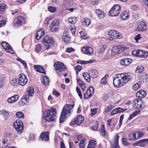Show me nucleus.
Wrapping results in <instances>:
<instances>
[{
	"label": "nucleus",
	"instance_id": "obj_1",
	"mask_svg": "<svg viewBox=\"0 0 148 148\" xmlns=\"http://www.w3.org/2000/svg\"><path fill=\"white\" fill-rule=\"evenodd\" d=\"M132 75L129 73L116 74L113 77L114 85L117 88L122 87L133 78Z\"/></svg>",
	"mask_w": 148,
	"mask_h": 148
},
{
	"label": "nucleus",
	"instance_id": "obj_2",
	"mask_svg": "<svg viewBox=\"0 0 148 148\" xmlns=\"http://www.w3.org/2000/svg\"><path fill=\"white\" fill-rule=\"evenodd\" d=\"M74 104H67L65 105L63 108L62 111L59 123H63L67 116L70 114L71 110L73 108Z\"/></svg>",
	"mask_w": 148,
	"mask_h": 148
},
{
	"label": "nucleus",
	"instance_id": "obj_3",
	"mask_svg": "<svg viewBox=\"0 0 148 148\" xmlns=\"http://www.w3.org/2000/svg\"><path fill=\"white\" fill-rule=\"evenodd\" d=\"M56 108H51L44 112L45 116H43V119L45 121H54L56 118Z\"/></svg>",
	"mask_w": 148,
	"mask_h": 148
},
{
	"label": "nucleus",
	"instance_id": "obj_4",
	"mask_svg": "<svg viewBox=\"0 0 148 148\" xmlns=\"http://www.w3.org/2000/svg\"><path fill=\"white\" fill-rule=\"evenodd\" d=\"M41 43L44 46L45 49L48 50L50 46H53L55 42L53 38L49 37V36H45L41 41Z\"/></svg>",
	"mask_w": 148,
	"mask_h": 148
},
{
	"label": "nucleus",
	"instance_id": "obj_5",
	"mask_svg": "<svg viewBox=\"0 0 148 148\" xmlns=\"http://www.w3.org/2000/svg\"><path fill=\"white\" fill-rule=\"evenodd\" d=\"M14 126L18 133L21 134L24 127L23 121L20 119L16 120L14 123Z\"/></svg>",
	"mask_w": 148,
	"mask_h": 148
},
{
	"label": "nucleus",
	"instance_id": "obj_6",
	"mask_svg": "<svg viewBox=\"0 0 148 148\" xmlns=\"http://www.w3.org/2000/svg\"><path fill=\"white\" fill-rule=\"evenodd\" d=\"M108 36L112 39H120L122 37L121 34L118 31L114 30H112L109 32Z\"/></svg>",
	"mask_w": 148,
	"mask_h": 148
},
{
	"label": "nucleus",
	"instance_id": "obj_7",
	"mask_svg": "<svg viewBox=\"0 0 148 148\" xmlns=\"http://www.w3.org/2000/svg\"><path fill=\"white\" fill-rule=\"evenodd\" d=\"M143 100L141 99L134 100L132 102L133 107L135 109H141L142 107Z\"/></svg>",
	"mask_w": 148,
	"mask_h": 148
},
{
	"label": "nucleus",
	"instance_id": "obj_8",
	"mask_svg": "<svg viewBox=\"0 0 148 148\" xmlns=\"http://www.w3.org/2000/svg\"><path fill=\"white\" fill-rule=\"evenodd\" d=\"M54 66L56 70L59 72H62L66 69V66L64 64L59 62L55 63Z\"/></svg>",
	"mask_w": 148,
	"mask_h": 148
},
{
	"label": "nucleus",
	"instance_id": "obj_9",
	"mask_svg": "<svg viewBox=\"0 0 148 148\" xmlns=\"http://www.w3.org/2000/svg\"><path fill=\"white\" fill-rule=\"evenodd\" d=\"M124 50L125 48L122 46H114L112 47L111 51L112 53L113 54V55H115L120 53Z\"/></svg>",
	"mask_w": 148,
	"mask_h": 148
},
{
	"label": "nucleus",
	"instance_id": "obj_10",
	"mask_svg": "<svg viewBox=\"0 0 148 148\" xmlns=\"http://www.w3.org/2000/svg\"><path fill=\"white\" fill-rule=\"evenodd\" d=\"M25 19L22 16H19L17 18H15L14 22V25L15 26L17 27L19 25H21L25 23Z\"/></svg>",
	"mask_w": 148,
	"mask_h": 148
},
{
	"label": "nucleus",
	"instance_id": "obj_11",
	"mask_svg": "<svg viewBox=\"0 0 148 148\" xmlns=\"http://www.w3.org/2000/svg\"><path fill=\"white\" fill-rule=\"evenodd\" d=\"M19 79L18 83L22 86L25 85L27 82L28 80L26 76L23 74H20L19 75Z\"/></svg>",
	"mask_w": 148,
	"mask_h": 148
},
{
	"label": "nucleus",
	"instance_id": "obj_12",
	"mask_svg": "<svg viewBox=\"0 0 148 148\" xmlns=\"http://www.w3.org/2000/svg\"><path fill=\"white\" fill-rule=\"evenodd\" d=\"M147 29L146 24L144 22H141L136 29L137 31L139 32H144Z\"/></svg>",
	"mask_w": 148,
	"mask_h": 148
},
{
	"label": "nucleus",
	"instance_id": "obj_13",
	"mask_svg": "<svg viewBox=\"0 0 148 148\" xmlns=\"http://www.w3.org/2000/svg\"><path fill=\"white\" fill-rule=\"evenodd\" d=\"M84 119V118L82 116H79L75 120L74 122H71L70 123V125H72L75 124H76L77 125H79L83 123Z\"/></svg>",
	"mask_w": 148,
	"mask_h": 148
},
{
	"label": "nucleus",
	"instance_id": "obj_14",
	"mask_svg": "<svg viewBox=\"0 0 148 148\" xmlns=\"http://www.w3.org/2000/svg\"><path fill=\"white\" fill-rule=\"evenodd\" d=\"M40 138L43 141H48L49 140V132H42L40 134Z\"/></svg>",
	"mask_w": 148,
	"mask_h": 148
},
{
	"label": "nucleus",
	"instance_id": "obj_15",
	"mask_svg": "<svg viewBox=\"0 0 148 148\" xmlns=\"http://www.w3.org/2000/svg\"><path fill=\"white\" fill-rule=\"evenodd\" d=\"M93 49L90 47H85L82 49V51L84 53L91 54L93 53Z\"/></svg>",
	"mask_w": 148,
	"mask_h": 148
},
{
	"label": "nucleus",
	"instance_id": "obj_16",
	"mask_svg": "<svg viewBox=\"0 0 148 148\" xmlns=\"http://www.w3.org/2000/svg\"><path fill=\"white\" fill-rule=\"evenodd\" d=\"M132 60L131 58H124L120 61V63L122 65L127 66L130 64Z\"/></svg>",
	"mask_w": 148,
	"mask_h": 148
},
{
	"label": "nucleus",
	"instance_id": "obj_17",
	"mask_svg": "<svg viewBox=\"0 0 148 148\" xmlns=\"http://www.w3.org/2000/svg\"><path fill=\"white\" fill-rule=\"evenodd\" d=\"M42 29V28L38 29V31H37L36 34H35L36 38L37 40H39L44 35V32Z\"/></svg>",
	"mask_w": 148,
	"mask_h": 148
},
{
	"label": "nucleus",
	"instance_id": "obj_18",
	"mask_svg": "<svg viewBox=\"0 0 148 148\" xmlns=\"http://www.w3.org/2000/svg\"><path fill=\"white\" fill-rule=\"evenodd\" d=\"M89 72V75L93 78H96L99 75L98 71L94 69H90Z\"/></svg>",
	"mask_w": 148,
	"mask_h": 148
},
{
	"label": "nucleus",
	"instance_id": "obj_19",
	"mask_svg": "<svg viewBox=\"0 0 148 148\" xmlns=\"http://www.w3.org/2000/svg\"><path fill=\"white\" fill-rule=\"evenodd\" d=\"M19 98L18 95H14L11 97L9 98L7 100L8 102L10 103L15 102Z\"/></svg>",
	"mask_w": 148,
	"mask_h": 148
},
{
	"label": "nucleus",
	"instance_id": "obj_20",
	"mask_svg": "<svg viewBox=\"0 0 148 148\" xmlns=\"http://www.w3.org/2000/svg\"><path fill=\"white\" fill-rule=\"evenodd\" d=\"M34 67L37 71L44 74L45 73V69L43 67L39 65H35Z\"/></svg>",
	"mask_w": 148,
	"mask_h": 148
},
{
	"label": "nucleus",
	"instance_id": "obj_21",
	"mask_svg": "<svg viewBox=\"0 0 148 148\" xmlns=\"http://www.w3.org/2000/svg\"><path fill=\"white\" fill-rule=\"evenodd\" d=\"M119 10H110L108 13V15L112 16H116L120 13Z\"/></svg>",
	"mask_w": 148,
	"mask_h": 148
},
{
	"label": "nucleus",
	"instance_id": "obj_22",
	"mask_svg": "<svg viewBox=\"0 0 148 148\" xmlns=\"http://www.w3.org/2000/svg\"><path fill=\"white\" fill-rule=\"evenodd\" d=\"M146 92L144 90H141L136 93V95L137 97L141 98L145 97L146 96Z\"/></svg>",
	"mask_w": 148,
	"mask_h": 148
},
{
	"label": "nucleus",
	"instance_id": "obj_23",
	"mask_svg": "<svg viewBox=\"0 0 148 148\" xmlns=\"http://www.w3.org/2000/svg\"><path fill=\"white\" fill-rule=\"evenodd\" d=\"M121 16L122 20H125L128 19L129 18V15L128 14V12L124 11L121 14Z\"/></svg>",
	"mask_w": 148,
	"mask_h": 148
},
{
	"label": "nucleus",
	"instance_id": "obj_24",
	"mask_svg": "<svg viewBox=\"0 0 148 148\" xmlns=\"http://www.w3.org/2000/svg\"><path fill=\"white\" fill-rule=\"evenodd\" d=\"M116 138L115 139V142L113 144L111 145L112 148H119V147L118 143L119 137L118 135H116Z\"/></svg>",
	"mask_w": 148,
	"mask_h": 148
},
{
	"label": "nucleus",
	"instance_id": "obj_25",
	"mask_svg": "<svg viewBox=\"0 0 148 148\" xmlns=\"http://www.w3.org/2000/svg\"><path fill=\"white\" fill-rule=\"evenodd\" d=\"M4 49L7 51L9 52L12 54H13L14 53V51L13 50L12 48L11 47V46L8 43L4 47Z\"/></svg>",
	"mask_w": 148,
	"mask_h": 148
},
{
	"label": "nucleus",
	"instance_id": "obj_26",
	"mask_svg": "<svg viewBox=\"0 0 148 148\" xmlns=\"http://www.w3.org/2000/svg\"><path fill=\"white\" fill-rule=\"evenodd\" d=\"M90 20L87 18H84L82 21L83 25L86 27L90 25Z\"/></svg>",
	"mask_w": 148,
	"mask_h": 148
},
{
	"label": "nucleus",
	"instance_id": "obj_27",
	"mask_svg": "<svg viewBox=\"0 0 148 148\" xmlns=\"http://www.w3.org/2000/svg\"><path fill=\"white\" fill-rule=\"evenodd\" d=\"M29 97H30L28 95H25L23 98H22L20 102V104L23 105L24 104H25V101H26V103L29 102Z\"/></svg>",
	"mask_w": 148,
	"mask_h": 148
},
{
	"label": "nucleus",
	"instance_id": "obj_28",
	"mask_svg": "<svg viewBox=\"0 0 148 148\" xmlns=\"http://www.w3.org/2000/svg\"><path fill=\"white\" fill-rule=\"evenodd\" d=\"M144 139H142L138 141L133 144L134 146H139L141 147H144L145 146Z\"/></svg>",
	"mask_w": 148,
	"mask_h": 148
},
{
	"label": "nucleus",
	"instance_id": "obj_29",
	"mask_svg": "<svg viewBox=\"0 0 148 148\" xmlns=\"http://www.w3.org/2000/svg\"><path fill=\"white\" fill-rule=\"evenodd\" d=\"M138 57L142 58H146L148 55L147 52H145L144 51H143L142 50H138Z\"/></svg>",
	"mask_w": 148,
	"mask_h": 148
},
{
	"label": "nucleus",
	"instance_id": "obj_30",
	"mask_svg": "<svg viewBox=\"0 0 148 148\" xmlns=\"http://www.w3.org/2000/svg\"><path fill=\"white\" fill-rule=\"evenodd\" d=\"M96 12L100 18H102L105 16V13L101 10H96Z\"/></svg>",
	"mask_w": 148,
	"mask_h": 148
},
{
	"label": "nucleus",
	"instance_id": "obj_31",
	"mask_svg": "<svg viewBox=\"0 0 148 148\" xmlns=\"http://www.w3.org/2000/svg\"><path fill=\"white\" fill-rule=\"evenodd\" d=\"M83 76L84 79L88 82L90 81V77L89 72L88 73L87 72H84L83 74Z\"/></svg>",
	"mask_w": 148,
	"mask_h": 148
},
{
	"label": "nucleus",
	"instance_id": "obj_32",
	"mask_svg": "<svg viewBox=\"0 0 148 148\" xmlns=\"http://www.w3.org/2000/svg\"><path fill=\"white\" fill-rule=\"evenodd\" d=\"M62 38L63 40L65 42H68L70 41V37L66 33L63 34Z\"/></svg>",
	"mask_w": 148,
	"mask_h": 148
},
{
	"label": "nucleus",
	"instance_id": "obj_33",
	"mask_svg": "<svg viewBox=\"0 0 148 148\" xmlns=\"http://www.w3.org/2000/svg\"><path fill=\"white\" fill-rule=\"evenodd\" d=\"M42 82L43 84L47 85L49 84V78L47 76H45L43 77V81L42 80Z\"/></svg>",
	"mask_w": 148,
	"mask_h": 148
},
{
	"label": "nucleus",
	"instance_id": "obj_34",
	"mask_svg": "<svg viewBox=\"0 0 148 148\" xmlns=\"http://www.w3.org/2000/svg\"><path fill=\"white\" fill-rule=\"evenodd\" d=\"M27 94L29 96H32V94L34 93V88L32 87H30L29 89L27 90Z\"/></svg>",
	"mask_w": 148,
	"mask_h": 148
},
{
	"label": "nucleus",
	"instance_id": "obj_35",
	"mask_svg": "<svg viewBox=\"0 0 148 148\" xmlns=\"http://www.w3.org/2000/svg\"><path fill=\"white\" fill-rule=\"evenodd\" d=\"M144 68L143 66H138L136 69V72L139 73L144 71Z\"/></svg>",
	"mask_w": 148,
	"mask_h": 148
},
{
	"label": "nucleus",
	"instance_id": "obj_36",
	"mask_svg": "<svg viewBox=\"0 0 148 148\" xmlns=\"http://www.w3.org/2000/svg\"><path fill=\"white\" fill-rule=\"evenodd\" d=\"M77 18H68V21L71 24H74L77 21Z\"/></svg>",
	"mask_w": 148,
	"mask_h": 148
},
{
	"label": "nucleus",
	"instance_id": "obj_37",
	"mask_svg": "<svg viewBox=\"0 0 148 148\" xmlns=\"http://www.w3.org/2000/svg\"><path fill=\"white\" fill-rule=\"evenodd\" d=\"M141 85L140 82H137L133 86V89L134 90H136L139 88L140 87Z\"/></svg>",
	"mask_w": 148,
	"mask_h": 148
},
{
	"label": "nucleus",
	"instance_id": "obj_38",
	"mask_svg": "<svg viewBox=\"0 0 148 148\" xmlns=\"http://www.w3.org/2000/svg\"><path fill=\"white\" fill-rule=\"evenodd\" d=\"M94 91V88L93 87L90 86L86 91L87 93L90 95V96H92L93 94Z\"/></svg>",
	"mask_w": 148,
	"mask_h": 148
},
{
	"label": "nucleus",
	"instance_id": "obj_39",
	"mask_svg": "<svg viewBox=\"0 0 148 148\" xmlns=\"http://www.w3.org/2000/svg\"><path fill=\"white\" fill-rule=\"evenodd\" d=\"M136 134L135 133H133L130 134L129 136V139L130 140H132L136 139Z\"/></svg>",
	"mask_w": 148,
	"mask_h": 148
},
{
	"label": "nucleus",
	"instance_id": "obj_40",
	"mask_svg": "<svg viewBox=\"0 0 148 148\" xmlns=\"http://www.w3.org/2000/svg\"><path fill=\"white\" fill-rule=\"evenodd\" d=\"M16 116L19 118H23L24 117V114L21 112H17L16 113Z\"/></svg>",
	"mask_w": 148,
	"mask_h": 148
},
{
	"label": "nucleus",
	"instance_id": "obj_41",
	"mask_svg": "<svg viewBox=\"0 0 148 148\" xmlns=\"http://www.w3.org/2000/svg\"><path fill=\"white\" fill-rule=\"evenodd\" d=\"M85 139H83L81 140L79 145V148H84V143L85 142Z\"/></svg>",
	"mask_w": 148,
	"mask_h": 148
},
{
	"label": "nucleus",
	"instance_id": "obj_42",
	"mask_svg": "<svg viewBox=\"0 0 148 148\" xmlns=\"http://www.w3.org/2000/svg\"><path fill=\"white\" fill-rule=\"evenodd\" d=\"M76 90L78 93V96L80 97V98L82 99V96L80 89L78 87H77L76 88Z\"/></svg>",
	"mask_w": 148,
	"mask_h": 148
},
{
	"label": "nucleus",
	"instance_id": "obj_43",
	"mask_svg": "<svg viewBox=\"0 0 148 148\" xmlns=\"http://www.w3.org/2000/svg\"><path fill=\"white\" fill-rule=\"evenodd\" d=\"M108 76V75H105V76L101 79V83L105 84L107 83L106 79Z\"/></svg>",
	"mask_w": 148,
	"mask_h": 148
},
{
	"label": "nucleus",
	"instance_id": "obj_44",
	"mask_svg": "<svg viewBox=\"0 0 148 148\" xmlns=\"http://www.w3.org/2000/svg\"><path fill=\"white\" fill-rule=\"evenodd\" d=\"M42 49V46L40 44H37L35 47L36 51L37 52H39Z\"/></svg>",
	"mask_w": 148,
	"mask_h": 148
},
{
	"label": "nucleus",
	"instance_id": "obj_45",
	"mask_svg": "<svg viewBox=\"0 0 148 148\" xmlns=\"http://www.w3.org/2000/svg\"><path fill=\"white\" fill-rule=\"evenodd\" d=\"M89 142H91V144H90V146L92 148H95L96 146V142L94 140H91Z\"/></svg>",
	"mask_w": 148,
	"mask_h": 148
},
{
	"label": "nucleus",
	"instance_id": "obj_46",
	"mask_svg": "<svg viewBox=\"0 0 148 148\" xmlns=\"http://www.w3.org/2000/svg\"><path fill=\"white\" fill-rule=\"evenodd\" d=\"M50 30L52 32H55L58 30V28L57 26L51 25H50Z\"/></svg>",
	"mask_w": 148,
	"mask_h": 148
},
{
	"label": "nucleus",
	"instance_id": "obj_47",
	"mask_svg": "<svg viewBox=\"0 0 148 148\" xmlns=\"http://www.w3.org/2000/svg\"><path fill=\"white\" fill-rule=\"evenodd\" d=\"M11 83L12 85L14 86L17 85V79L16 78H14L11 81Z\"/></svg>",
	"mask_w": 148,
	"mask_h": 148
},
{
	"label": "nucleus",
	"instance_id": "obj_48",
	"mask_svg": "<svg viewBox=\"0 0 148 148\" xmlns=\"http://www.w3.org/2000/svg\"><path fill=\"white\" fill-rule=\"evenodd\" d=\"M2 115L4 116L5 119H6L8 116V113L7 112L5 111H3L2 112Z\"/></svg>",
	"mask_w": 148,
	"mask_h": 148
},
{
	"label": "nucleus",
	"instance_id": "obj_49",
	"mask_svg": "<svg viewBox=\"0 0 148 148\" xmlns=\"http://www.w3.org/2000/svg\"><path fill=\"white\" fill-rule=\"evenodd\" d=\"M77 80L78 83L79 84V85L80 87L83 86V85H85L83 82L80 79L77 78Z\"/></svg>",
	"mask_w": 148,
	"mask_h": 148
},
{
	"label": "nucleus",
	"instance_id": "obj_50",
	"mask_svg": "<svg viewBox=\"0 0 148 148\" xmlns=\"http://www.w3.org/2000/svg\"><path fill=\"white\" fill-rule=\"evenodd\" d=\"M121 6L119 4H115L112 7L111 9H120Z\"/></svg>",
	"mask_w": 148,
	"mask_h": 148
},
{
	"label": "nucleus",
	"instance_id": "obj_51",
	"mask_svg": "<svg viewBox=\"0 0 148 148\" xmlns=\"http://www.w3.org/2000/svg\"><path fill=\"white\" fill-rule=\"evenodd\" d=\"M59 23V22L57 20H54L52 23L51 25H54L56 26H58Z\"/></svg>",
	"mask_w": 148,
	"mask_h": 148
},
{
	"label": "nucleus",
	"instance_id": "obj_52",
	"mask_svg": "<svg viewBox=\"0 0 148 148\" xmlns=\"http://www.w3.org/2000/svg\"><path fill=\"white\" fill-rule=\"evenodd\" d=\"M82 67L81 66L78 65L75 68V69L77 72V74L78 72L80 71L82 69Z\"/></svg>",
	"mask_w": 148,
	"mask_h": 148
},
{
	"label": "nucleus",
	"instance_id": "obj_53",
	"mask_svg": "<svg viewBox=\"0 0 148 148\" xmlns=\"http://www.w3.org/2000/svg\"><path fill=\"white\" fill-rule=\"evenodd\" d=\"M6 22L5 20H2L0 21V27L4 26Z\"/></svg>",
	"mask_w": 148,
	"mask_h": 148
},
{
	"label": "nucleus",
	"instance_id": "obj_54",
	"mask_svg": "<svg viewBox=\"0 0 148 148\" xmlns=\"http://www.w3.org/2000/svg\"><path fill=\"white\" fill-rule=\"evenodd\" d=\"M116 110V112H117V113H119L121 112H123V108H115Z\"/></svg>",
	"mask_w": 148,
	"mask_h": 148
},
{
	"label": "nucleus",
	"instance_id": "obj_55",
	"mask_svg": "<svg viewBox=\"0 0 148 148\" xmlns=\"http://www.w3.org/2000/svg\"><path fill=\"white\" fill-rule=\"evenodd\" d=\"M51 19V18L50 17L47 18L45 19V23H46L47 25H48Z\"/></svg>",
	"mask_w": 148,
	"mask_h": 148
},
{
	"label": "nucleus",
	"instance_id": "obj_56",
	"mask_svg": "<svg viewBox=\"0 0 148 148\" xmlns=\"http://www.w3.org/2000/svg\"><path fill=\"white\" fill-rule=\"evenodd\" d=\"M74 51V49L71 47L70 48H69L68 47L66 49V52L68 53H70L71 52Z\"/></svg>",
	"mask_w": 148,
	"mask_h": 148
},
{
	"label": "nucleus",
	"instance_id": "obj_57",
	"mask_svg": "<svg viewBox=\"0 0 148 148\" xmlns=\"http://www.w3.org/2000/svg\"><path fill=\"white\" fill-rule=\"evenodd\" d=\"M91 115L92 116L95 115L97 113V110L95 109H91Z\"/></svg>",
	"mask_w": 148,
	"mask_h": 148
},
{
	"label": "nucleus",
	"instance_id": "obj_58",
	"mask_svg": "<svg viewBox=\"0 0 148 148\" xmlns=\"http://www.w3.org/2000/svg\"><path fill=\"white\" fill-rule=\"evenodd\" d=\"M6 8V5L4 4H0V9H5Z\"/></svg>",
	"mask_w": 148,
	"mask_h": 148
},
{
	"label": "nucleus",
	"instance_id": "obj_59",
	"mask_svg": "<svg viewBox=\"0 0 148 148\" xmlns=\"http://www.w3.org/2000/svg\"><path fill=\"white\" fill-rule=\"evenodd\" d=\"M53 94L57 97H58L60 95V94L58 92L56 91L54 89H53Z\"/></svg>",
	"mask_w": 148,
	"mask_h": 148
},
{
	"label": "nucleus",
	"instance_id": "obj_60",
	"mask_svg": "<svg viewBox=\"0 0 148 148\" xmlns=\"http://www.w3.org/2000/svg\"><path fill=\"white\" fill-rule=\"evenodd\" d=\"M138 50H134L132 51V53L133 55L136 56H138Z\"/></svg>",
	"mask_w": 148,
	"mask_h": 148
},
{
	"label": "nucleus",
	"instance_id": "obj_61",
	"mask_svg": "<svg viewBox=\"0 0 148 148\" xmlns=\"http://www.w3.org/2000/svg\"><path fill=\"white\" fill-rule=\"evenodd\" d=\"M122 141L123 144L125 145H128V143L126 141H125V138H123L122 140Z\"/></svg>",
	"mask_w": 148,
	"mask_h": 148
},
{
	"label": "nucleus",
	"instance_id": "obj_62",
	"mask_svg": "<svg viewBox=\"0 0 148 148\" xmlns=\"http://www.w3.org/2000/svg\"><path fill=\"white\" fill-rule=\"evenodd\" d=\"M113 108L112 106H109L106 109L105 111L106 112H108L110 111L111 109Z\"/></svg>",
	"mask_w": 148,
	"mask_h": 148
},
{
	"label": "nucleus",
	"instance_id": "obj_63",
	"mask_svg": "<svg viewBox=\"0 0 148 148\" xmlns=\"http://www.w3.org/2000/svg\"><path fill=\"white\" fill-rule=\"evenodd\" d=\"M92 130H93L96 131L97 130L98 126L97 125L95 124V125H93L92 127Z\"/></svg>",
	"mask_w": 148,
	"mask_h": 148
},
{
	"label": "nucleus",
	"instance_id": "obj_64",
	"mask_svg": "<svg viewBox=\"0 0 148 148\" xmlns=\"http://www.w3.org/2000/svg\"><path fill=\"white\" fill-rule=\"evenodd\" d=\"M103 99L104 101H106L108 100V97L106 94H104L103 97Z\"/></svg>",
	"mask_w": 148,
	"mask_h": 148
}]
</instances>
